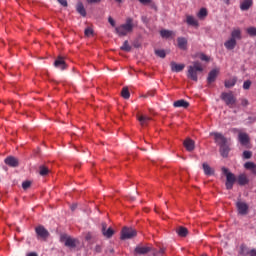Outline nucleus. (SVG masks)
<instances>
[{
  "instance_id": "1",
  "label": "nucleus",
  "mask_w": 256,
  "mask_h": 256,
  "mask_svg": "<svg viewBox=\"0 0 256 256\" xmlns=\"http://www.w3.org/2000/svg\"><path fill=\"white\" fill-rule=\"evenodd\" d=\"M134 27L135 24H133V18H127L125 24H121L115 28V33L118 37H125L129 35V33H133Z\"/></svg>"
},
{
  "instance_id": "2",
  "label": "nucleus",
  "mask_w": 256,
  "mask_h": 256,
  "mask_svg": "<svg viewBox=\"0 0 256 256\" xmlns=\"http://www.w3.org/2000/svg\"><path fill=\"white\" fill-rule=\"evenodd\" d=\"M199 73H203V66L200 64L199 61H195L193 62L192 66L188 67L187 77L188 79L197 82L199 79Z\"/></svg>"
},
{
  "instance_id": "3",
  "label": "nucleus",
  "mask_w": 256,
  "mask_h": 256,
  "mask_svg": "<svg viewBox=\"0 0 256 256\" xmlns=\"http://www.w3.org/2000/svg\"><path fill=\"white\" fill-rule=\"evenodd\" d=\"M223 174L226 176V189L231 190L233 189V185H235V181H237V178L235 177V174L229 172V169L223 167L222 168Z\"/></svg>"
},
{
  "instance_id": "4",
  "label": "nucleus",
  "mask_w": 256,
  "mask_h": 256,
  "mask_svg": "<svg viewBox=\"0 0 256 256\" xmlns=\"http://www.w3.org/2000/svg\"><path fill=\"white\" fill-rule=\"evenodd\" d=\"M221 99L228 107H230V109H233V107H235V104L237 103V98H235L233 92H223L221 94Z\"/></svg>"
},
{
  "instance_id": "5",
  "label": "nucleus",
  "mask_w": 256,
  "mask_h": 256,
  "mask_svg": "<svg viewBox=\"0 0 256 256\" xmlns=\"http://www.w3.org/2000/svg\"><path fill=\"white\" fill-rule=\"evenodd\" d=\"M133 237H137V230L133 228L124 227L121 231V239L125 241V239H133Z\"/></svg>"
},
{
  "instance_id": "6",
  "label": "nucleus",
  "mask_w": 256,
  "mask_h": 256,
  "mask_svg": "<svg viewBox=\"0 0 256 256\" xmlns=\"http://www.w3.org/2000/svg\"><path fill=\"white\" fill-rule=\"evenodd\" d=\"M60 241L65 243V247H70V249H75V247H77V240L67 236L66 234L61 235Z\"/></svg>"
},
{
  "instance_id": "7",
  "label": "nucleus",
  "mask_w": 256,
  "mask_h": 256,
  "mask_svg": "<svg viewBox=\"0 0 256 256\" xmlns=\"http://www.w3.org/2000/svg\"><path fill=\"white\" fill-rule=\"evenodd\" d=\"M210 135L214 137L215 143H217V145H219L220 147L221 145H227V138H225L223 134L219 132H211Z\"/></svg>"
},
{
  "instance_id": "8",
  "label": "nucleus",
  "mask_w": 256,
  "mask_h": 256,
  "mask_svg": "<svg viewBox=\"0 0 256 256\" xmlns=\"http://www.w3.org/2000/svg\"><path fill=\"white\" fill-rule=\"evenodd\" d=\"M236 208L238 210L239 215H247L249 211V205L241 201L236 202Z\"/></svg>"
},
{
  "instance_id": "9",
  "label": "nucleus",
  "mask_w": 256,
  "mask_h": 256,
  "mask_svg": "<svg viewBox=\"0 0 256 256\" xmlns=\"http://www.w3.org/2000/svg\"><path fill=\"white\" fill-rule=\"evenodd\" d=\"M102 235H104L106 239H111V237L115 235V231L111 227L107 229V223H102Z\"/></svg>"
},
{
  "instance_id": "10",
  "label": "nucleus",
  "mask_w": 256,
  "mask_h": 256,
  "mask_svg": "<svg viewBox=\"0 0 256 256\" xmlns=\"http://www.w3.org/2000/svg\"><path fill=\"white\" fill-rule=\"evenodd\" d=\"M36 235L40 237V239H47L49 237V231L45 229L44 226H38L35 228Z\"/></svg>"
},
{
  "instance_id": "11",
  "label": "nucleus",
  "mask_w": 256,
  "mask_h": 256,
  "mask_svg": "<svg viewBox=\"0 0 256 256\" xmlns=\"http://www.w3.org/2000/svg\"><path fill=\"white\" fill-rule=\"evenodd\" d=\"M54 67H56V69H61V71H65V69H67V63H65V59L60 56L54 61Z\"/></svg>"
},
{
  "instance_id": "12",
  "label": "nucleus",
  "mask_w": 256,
  "mask_h": 256,
  "mask_svg": "<svg viewBox=\"0 0 256 256\" xmlns=\"http://www.w3.org/2000/svg\"><path fill=\"white\" fill-rule=\"evenodd\" d=\"M4 163L8 165V167H19V159L14 156H9L5 158Z\"/></svg>"
},
{
  "instance_id": "13",
  "label": "nucleus",
  "mask_w": 256,
  "mask_h": 256,
  "mask_svg": "<svg viewBox=\"0 0 256 256\" xmlns=\"http://www.w3.org/2000/svg\"><path fill=\"white\" fill-rule=\"evenodd\" d=\"M219 75V69H213L209 72L207 77V83L211 85V83H215L217 76Z\"/></svg>"
},
{
  "instance_id": "14",
  "label": "nucleus",
  "mask_w": 256,
  "mask_h": 256,
  "mask_svg": "<svg viewBox=\"0 0 256 256\" xmlns=\"http://www.w3.org/2000/svg\"><path fill=\"white\" fill-rule=\"evenodd\" d=\"M224 47H225L228 51H233V49H235V47H237V40H234L233 38H229V39L224 43Z\"/></svg>"
},
{
  "instance_id": "15",
  "label": "nucleus",
  "mask_w": 256,
  "mask_h": 256,
  "mask_svg": "<svg viewBox=\"0 0 256 256\" xmlns=\"http://www.w3.org/2000/svg\"><path fill=\"white\" fill-rule=\"evenodd\" d=\"M170 67L173 73H181V71L185 69V64H177L176 62H171Z\"/></svg>"
},
{
  "instance_id": "16",
  "label": "nucleus",
  "mask_w": 256,
  "mask_h": 256,
  "mask_svg": "<svg viewBox=\"0 0 256 256\" xmlns=\"http://www.w3.org/2000/svg\"><path fill=\"white\" fill-rule=\"evenodd\" d=\"M177 43H178L179 49H181L182 51H186L187 50V38H185V37H178L177 38Z\"/></svg>"
},
{
  "instance_id": "17",
  "label": "nucleus",
  "mask_w": 256,
  "mask_h": 256,
  "mask_svg": "<svg viewBox=\"0 0 256 256\" xmlns=\"http://www.w3.org/2000/svg\"><path fill=\"white\" fill-rule=\"evenodd\" d=\"M76 11L79 13L82 17H87V10H85V6L83 5V2H78L76 5Z\"/></svg>"
},
{
  "instance_id": "18",
  "label": "nucleus",
  "mask_w": 256,
  "mask_h": 256,
  "mask_svg": "<svg viewBox=\"0 0 256 256\" xmlns=\"http://www.w3.org/2000/svg\"><path fill=\"white\" fill-rule=\"evenodd\" d=\"M239 142L241 145H249V134L239 133L238 135Z\"/></svg>"
},
{
  "instance_id": "19",
  "label": "nucleus",
  "mask_w": 256,
  "mask_h": 256,
  "mask_svg": "<svg viewBox=\"0 0 256 256\" xmlns=\"http://www.w3.org/2000/svg\"><path fill=\"white\" fill-rule=\"evenodd\" d=\"M184 147H185V149L186 150H188V151H194V149H195V141H193L192 139H186L185 141H184Z\"/></svg>"
},
{
  "instance_id": "20",
  "label": "nucleus",
  "mask_w": 256,
  "mask_h": 256,
  "mask_svg": "<svg viewBox=\"0 0 256 256\" xmlns=\"http://www.w3.org/2000/svg\"><path fill=\"white\" fill-rule=\"evenodd\" d=\"M151 251V247L138 246L135 248V253L138 255H147Z\"/></svg>"
},
{
  "instance_id": "21",
  "label": "nucleus",
  "mask_w": 256,
  "mask_h": 256,
  "mask_svg": "<svg viewBox=\"0 0 256 256\" xmlns=\"http://www.w3.org/2000/svg\"><path fill=\"white\" fill-rule=\"evenodd\" d=\"M137 119L142 127H145L149 121H151V117L145 115H138Z\"/></svg>"
},
{
  "instance_id": "22",
  "label": "nucleus",
  "mask_w": 256,
  "mask_h": 256,
  "mask_svg": "<svg viewBox=\"0 0 256 256\" xmlns=\"http://www.w3.org/2000/svg\"><path fill=\"white\" fill-rule=\"evenodd\" d=\"M253 5V0H243L240 4L241 11H249V8Z\"/></svg>"
},
{
  "instance_id": "23",
  "label": "nucleus",
  "mask_w": 256,
  "mask_h": 256,
  "mask_svg": "<svg viewBox=\"0 0 256 256\" xmlns=\"http://www.w3.org/2000/svg\"><path fill=\"white\" fill-rule=\"evenodd\" d=\"M173 105L176 108L182 107L183 109H187V107H189V102H187L186 100L180 99L178 101H175Z\"/></svg>"
},
{
  "instance_id": "24",
  "label": "nucleus",
  "mask_w": 256,
  "mask_h": 256,
  "mask_svg": "<svg viewBox=\"0 0 256 256\" xmlns=\"http://www.w3.org/2000/svg\"><path fill=\"white\" fill-rule=\"evenodd\" d=\"M176 233L179 237H187V235H189V230L183 226H180L176 229Z\"/></svg>"
},
{
  "instance_id": "25",
  "label": "nucleus",
  "mask_w": 256,
  "mask_h": 256,
  "mask_svg": "<svg viewBox=\"0 0 256 256\" xmlns=\"http://www.w3.org/2000/svg\"><path fill=\"white\" fill-rule=\"evenodd\" d=\"M237 182H238V185H247V183H249V178H247V175L245 174H240L237 178Z\"/></svg>"
},
{
  "instance_id": "26",
  "label": "nucleus",
  "mask_w": 256,
  "mask_h": 256,
  "mask_svg": "<svg viewBox=\"0 0 256 256\" xmlns=\"http://www.w3.org/2000/svg\"><path fill=\"white\" fill-rule=\"evenodd\" d=\"M230 39H234V41H241V30L240 29H234L231 32Z\"/></svg>"
},
{
  "instance_id": "27",
  "label": "nucleus",
  "mask_w": 256,
  "mask_h": 256,
  "mask_svg": "<svg viewBox=\"0 0 256 256\" xmlns=\"http://www.w3.org/2000/svg\"><path fill=\"white\" fill-rule=\"evenodd\" d=\"M186 23L188 25H191L192 27H197L199 25V22H197V20L193 16H187Z\"/></svg>"
},
{
  "instance_id": "28",
  "label": "nucleus",
  "mask_w": 256,
  "mask_h": 256,
  "mask_svg": "<svg viewBox=\"0 0 256 256\" xmlns=\"http://www.w3.org/2000/svg\"><path fill=\"white\" fill-rule=\"evenodd\" d=\"M220 153H221L222 157H228V155H229V146H227V144H222L220 146Z\"/></svg>"
},
{
  "instance_id": "29",
  "label": "nucleus",
  "mask_w": 256,
  "mask_h": 256,
  "mask_svg": "<svg viewBox=\"0 0 256 256\" xmlns=\"http://www.w3.org/2000/svg\"><path fill=\"white\" fill-rule=\"evenodd\" d=\"M245 169H248L249 171H252L254 175H256V165L253 162H246L244 164Z\"/></svg>"
},
{
  "instance_id": "30",
  "label": "nucleus",
  "mask_w": 256,
  "mask_h": 256,
  "mask_svg": "<svg viewBox=\"0 0 256 256\" xmlns=\"http://www.w3.org/2000/svg\"><path fill=\"white\" fill-rule=\"evenodd\" d=\"M202 167H203V171H204L205 175H213V173H214L213 168H211V166H209V164L203 163Z\"/></svg>"
},
{
  "instance_id": "31",
  "label": "nucleus",
  "mask_w": 256,
  "mask_h": 256,
  "mask_svg": "<svg viewBox=\"0 0 256 256\" xmlns=\"http://www.w3.org/2000/svg\"><path fill=\"white\" fill-rule=\"evenodd\" d=\"M39 175H41V177H45L46 175H49V168H47L45 165L40 166Z\"/></svg>"
},
{
  "instance_id": "32",
  "label": "nucleus",
  "mask_w": 256,
  "mask_h": 256,
  "mask_svg": "<svg viewBox=\"0 0 256 256\" xmlns=\"http://www.w3.org/2000/svg\"><path fill=\"white\" fill-rule=\"evenodd\" d=\"M160 35H161V37H163V39H169V37H171V35H173V31L161 30Z\"/></svg>"
},
{
  "instance_id": "33",
  "label": "nucleus",
  "mask_w": 256,
  "mask_h": 256,
  "mask_svg": "<svg viewBox=\"0 0 256 256\" xmlns=\"http://www.w3.org/2000/svg\"><path fill=\"white\" fill-rule=\"evenodd\" d=\"M235 83H237L236 79H230L225 81L226 89H231V87H235Z\"/></svg>"
},
{
  "instance_id": "34",
  "label": "nucleus",
  "mask_w": 256,
  "mask_h": 256,
  "mask_svg": "<svg viewBox=\"0 0 256 256\" xmlns=\"http://www.w3.org/2000/svg\"><path fill=\"white\" fill-rule=\"evenodd\" d=\"M121 95H122L123 99H129V97H131V93L129 92V88L124 87L121 91Z\"/></svg>"
},
{
  "instance_id": "35",
  "label": "nucleus",
  "mask_w": 256,
  "mask_h": 256,
  "mask_svg": "<svg viewBox=\"0 0 256 256\" xmlns=\"http://www.w3.org/2000/svg\"><path fill=\"white\" fill-rule=\"evenodd\" d=\"M120 49L122 51H126L127 53H129V51H131V46L129 45V41H124L123 45L120 47Z\"/></svg>"
},
{
  "instance_id": "36",
  "label": "nucleus",
  "mask_w": 256,
  "mask_h": 256,
  "mask_svg": "<svg viewBox=\"0 0 256 256\" xmlns=\"http://www.w3.org/2000/svg\"><path fill=\"white\" fill-rule=\"evenodd\" d=\"M246 33H248L250 37H256V27L247 28Z\"/></svg>"
},
{
  "instance_id": "37",
  "label": "nucleus",
  "mask_w": 256,
  "mask_h": 256,
  "mask_svg": "<svg viewBox=\"0 0 256 256\" xmlns=\"http://www.w3.org/2000/svg\"><path fill=\"white\" fill-rule=\"evenodd\" d=\"M198 17L199 19H203L204 17H207V9L205 8L200 9V11L198 12Z\"/></svg>"
},
{
  "instance_id": "38",
  "label": "nucleus",
  "mask_w": 256,
  "mask_h": 256,
  "mask_svg": "<svg viewBox=\"0 0 256 256\" xmlns=\"http://www.w3.org/2000/svg\"><path fill=\"white\" fill-rule=\"evenodd\" d=\"M155 55H157L161 59H165L167 54L165 53V50H155Z\"/></svg>"
},
{
  "instance_id": "39",
  "label": "nucleus",
  "mask_w": 256,
  "mask_h": 256,
  "mask_svg": "<svg viewBox=\"0 0 256 256\" xmlns=\"http://www.w3.org/2000/svg\"><path fill=\"white\" fill-rule=\"evenodd\" d=\"M251 157H253V152L252 151H244L243 152V158L244 159H251Z\"/></svg>"
},
{
  "instance_id": "40",
  "label": "nucleus",
  "mask_w": 256,
  "mask_h": 256,
  "mask_svg": "<svg viewBox=\"0 0 256 256\" xmlns=\"http://www.w3.org/2000/svg\"><path fill=\"white\" fill-rule=\"evenodd\" d=\"M29 187H31V181H24V182L22 183V188H23L24 190L29 189Z\"/></svg>"
},
{
  "instance_id": "41",
  "label": "nucleus",
  "mask_w": 256,
  "mask_h": 256,
  "mask_svg": "<svg viewBox=\"0 0 256 256\" xmlns=\"http://www.w3.org/2000/svg\"><path fill=\"white\" fill-rule=\"evenodd\" d=\"M250 88H251V81L250 80H246L243 83V89L247 90V89H250Z\"/></svg>"
},
{
  "instance_id": "42",
  "label": "nucleus",
  "mask_w": 256,
  "mask_h": 256,
  "mask_svg": "<svg viewBox=\"0 0 256 256\" xmlns=\"http://www.w3.org/2000/svg\"><path fill=\"white\" fill-rule=\"evenodd\" d=\"M86 37H91V35L93 34V29L92 28H86L84 31Z\"/></svg>"
},
{
  "instance_id": "43",
  "label": "nucleus",
  "mask_w": 256,
  "mask_h": 256,
  "mask_svg": "<svg viewBox=\"0 0 256 256\" xmlns=\"http://www.w3.org/2000/svg\"><path fill=\"white\" fill-rule=\"evenodd\" d=\"M247 105H249V100H247V99H242V101H241V106H242V107H247Z\"/></svg>"
},
{
  "instance_id": "44",
  "label": "nucleus",
  "mask_w": 256,
  "mask_h": 256,
  "mask_svg": "<svg viewBox=\"0 0 256 256\" xmlns=\"http://www.w3.org/2000/svg\"><path fill=\"white\" fill-rule=\"evenodd\" d=\"M165 253V249L161 248L158 252H154V256L163 255Z\"/></svg>"
},
{
  "instance_id": "45",
  "label": "nucleus",
  "mask_w": 256,
  "mask_h": 256,
  "mask_svg": "<svg viewBox=\"0 0 256 256\" xmlns=\"http://www.w3.org/2000/svg\"><path fill=\"white\" fill-rule=\"evenodd\" d=\"M145 97H155V90L149 91Z\"/></svg>"
},
{
  "instance_id": "46",
  "label": "nucleus",
  "mask_w": 256,
  "mask_h": 256,
  "mask_svg": "<svg viewBox=\"0 0 256 256\" xmlns=\"http://www.w3.org/2000/svg\"><path fill=\"white\" fill-rule=\"evenodd\" d=\"M139 3H142V5H149V3H151L152 0H138Z\"/></svg>"
},
{
  "instance_id": "47",
  "label": "nucleus",
  "mask_w": 256,
  "mask_h": 256,
  "mask_svg": "<svg viewBox=\"0 0 256 256\" xmlns=\"http://www.w3.org/2000/svg\"><path fill=\"white\" fill-rule=\"evenodd\" d=\"M58 3H60V5H62V7H67V0H58Z\"/></svg>"
},
{
  "instance_id": "48",
  "label": "nucleus",
  "mask_w": 256,
  "mask_h": 256,
  "mask_svg": "<svg viewBox=\"0 0 256 256\" xmlns=\"http://www.w3.org/2000/svg\"><path fill=\"white\" fill-rule=\"evenodd\" d=\"M200 59H201V61H209L208 56L205 55V54H201V55H200Z\"/></svg>"
},
{
  "instance_id": "49",
  "label": "nucleus",
  "mask_w": 256,
  "mask_h": 256,
  "mask_svg": "<svg viewBox=\"0 0 256 256\" xmlns=\"http://www.w3.org/2000/svg\"><path fill=\"white\" fill-rule=\"evenodd\" d=\"M108 23H110V25H111L112 27H115V20H113L112 17H109V18H108Z\"/></svg>"
},
{
  "instance_id": "50",
  "label": "nucleus",
  "mask_w": 256,
  "mask_h": 256,
  "mask_svg": "<svg viewBox=\"0 0 256 256\" xmlns=\"http://www.w3.org/2000/svg\"><path fill=\"white\" fill-rule=\"evenodd\" d=\"M248 255L250 256H256V249H252L248 252Z\"/></svg>"
},
{
  "instance_id": "51",
  "label": "nucleus",
  "mask_w": 256,
  "mask_h": 256,
  "mask_svg": "<svg viewBox=\"0 0 256 256\" xmlns=\"http://www.w3.org/2000/svg\"><path fill=\"white\" fill-rule=\"evenodd\" d=\"M87 3H101V0H87Z\"/></svg>"
},
{
  "instance_id": "52",
  "label": "nucleus",
  "mask_w": 256,
  "mask_h": 256,
  "mask_svg": "<svg viewBox=\"0 0 256 256\" xmlns=\"http://www.w3.org/2000/svg\"><path fill=\"white\" fill-rule=\"evenodd\" d=\"M70 209H71V211H75V209H77V204H72L70 206Z\"/></svg>"
},
{
  "instance_id": "53",
  "label": "nucleus",
  "mask_w": 256,
  "mask_h": 256,
  "mask_svg": "<svg viewBox=\"0 0 256 256\" xmlns=\"http://www.w3.org/2000/svg\"><path fill=\"white\" fill-rule=\"evenodd\" d=\"M27 256H38V255L35 252H30V253L27 254Z\"/></svg>"
},
{
  "instance_id": "54",
  "label": "nucleus",
  "mask_w": 256,
  "mask_h": 256,
  "mask_svg": "<svg viewBox=\"0 0 256 256\" xmlns=\"http://www.w3.org/2000/svg\"><path fill=\"white\" fill-rule=\"evenodd\" d=\"M230 1H231V0H224V2H225L227 5H229Z\"/></svg>"
},
{
  "instance_id": "55",
  "label": "nucleus",
  "mask_w": 256,
  "mask_h": 256,
  "mask_svg": "<svg viewBox=\"0 0 256 256\" xmlns=\"http://www.w3.org/2000/svg\"><path fill=\"white\" fill-rule=\"evenodd\" d=\"M116 3H122L123 0H115Z\"/></svg>"
},
{
  "instance_id": "56",
  "label": "nucleus",
  "mask_w": 256,
  "mask_h": 256,
  "mask_svg": "<svg viewBox=\"0 0 256 256\" xmlns=\"http://www.w3.org/2000/svg\"><path fill=\"white\" fill-rule=\"evenodd\" d=\"M202 256H207V254H203Z\"/></svg>"
}]
</instances>
